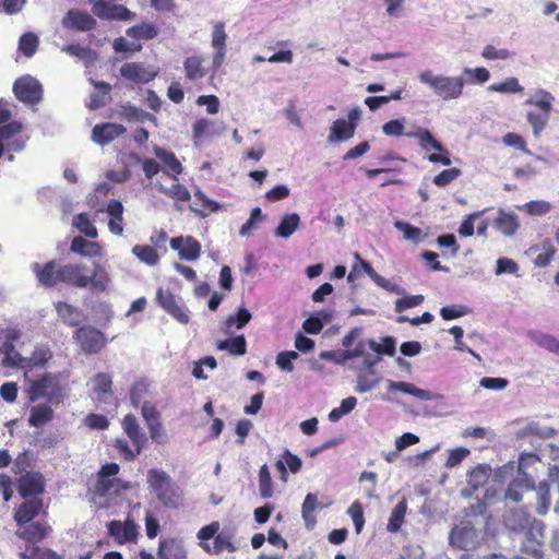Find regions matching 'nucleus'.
Segmentation results:
<instances>
[{
    "instance_id": "1",
    "label": "nucleus",
    "mask_w": 559,
    "mask_h": 559,
    "mask_svg": "<svg viewBox=\"0 0 559 559\" xmlns=\"http://www.w3.org/2000/svg\"><path fill=\"white\" fill-rule=\"evenodd\" d=\"M32 271L38 284L44 288H55L58 285L96 292H105L110 282L107 271L97 264L92 272L81 262L63 263L61 260L51 259L45 263L35 262Z\"/></svg>"
},
{
    "instance_id": "2",
    "label": "nucleus",
    "mask_w": 559,
    "mask_h": 559,
    "mask_svg": "<svg viewBox=\"0 0 559 559\" xmlns=\"http://www.w3.org/2000/svg\"><path fill=\"white\" fill-rule=\"evenodd\" d=\"M28 402L35 403L45 400L48 404L63 402L66 389L60 372H45L28 382L25 390Z\"/></svg>"
},
{
    "instance_id": "3",
    "label": "nucleus",
    "mask_w": 559,
    "mask_h": 559,
    "mask_svg": "<svg viewBox=\"0 0 559 559\" xmlns=\"http://www.w3.org/2000/svg\"><path fill=\"white\" fill-rule=\"evenodd\" d=\"M147 484L160 503L176 509L182 503V492L175 481L162 469L152 468L147 472Z\"/></svg>"
},
{
    "instance_id": "4",
    "label": "nucleus",
    "mask_w": 559,
    "mask_h": 559,
    "mask_svg": "<svg viewBox=\"0 0 559 559\" xmlns=\"http://www.w3.org/2000/svg\"><path fill=\"white\" fill-rule=\"evenodd\" d=\"M506 527L515 533H524L525 542H543L545 525L542 521L531 518L522 508L511 509L503 516Z\"/></svg>"
},
{
    "instance_id": "5",
    "label": "nucleus",
    "mask_w": 559,
    "mask_h": 559,
    "mask_svg": "<svg viewBox=\"0 0 559 559\" xmlns=\"http://www.w3.org/2000/svg\"><path fill=\"white\" fill-rule=\"evenodd\" d=\"M418 78L443 100L456 99L463 95L465 81L462 76L435 75L431 71H424Z\"/></svg>"
},
{
    "instance_id": "6",
    "label": "nucleus",
    "mask_w": 559,
    "mask_h": 559,
    "mask_svg": "<svg viewBox=\"0 0 559 559\" xmlns=\"http://www.w3.org/2000/svg\"><path fill=\"white\" fill-rule=\"evenodd\" d=\"M118 472L119 466L116 463H107L102 466L96 484V492L99 496H107L108 499L110 496L121 495L130 489L129 483L115 477Z\"/></svg>"
},
{
    "instance_id": "7",
    "label": "nucleus",
    "mask_w": 559,
    "mask_h": 559,
    "mask_svg": "<svg viewBox=\"0 0 559 559\" xmlns=\"http://www.w3.org/2000/svg\"><path fill=\"white\" fill-rule=\"evenodd\" d=\"M407 136H413L418 140L421 150L429 152L435 150L438 154H430L428 160L433 164H442L444 166L451 165V158L449 152L444 146L433 138L432 133L428 129L420 128L413 133H408Z\"/></svg>"
},
{
    "instance_id": "8",
    "label": "nucleus",
    "mask_w": 559,
    "mask_h": 559,
    "mask_svg": "<svg viewBox=\"0 0 559 559\" xmlns=\"http://www.w3.org/2000/svg\"><path fill=\"white\" fill-rule=\"evenodd\" d=\"M156 301L173 319L180 324H188L190 321L189 310L181 304L170 289L159 287L156 292Z\"/></svg>"
},
{
    "instance_id": "9",
    "label": "nucleus",
    "mask_w": 559,
    "mask_h": 559,
    "mask_svg": "<svg viewBox=\"0 0 559 559\" xmlns=\"http://www.w3.org/2000/svg\"><path fill=\"white\" fill-rule=\"evenodd\" d=\"M73 338L82 352L88 355L99 353L106 345L104 333L92 325H83L76 329Z\"/></svg>"
},
{
    "instance_id": "10",
    "label": "nucleus",
    "mask_w": 559,
    "mask_h": 559,
    "mask_svg": "<svg viewBox=\"0 0 559 559\" xmlns=\"http://www.w3.org/2000/svg\"><path fill=\"white\" fill-rule=\"evenodd\" d=\"M13 93L20 102L27 105H36L41 100L43 87L35 78L23 75L14 82Z\"/></svg>"
},
{
    "instance_id": "11",
    "label": "nucleus",
    "mask_w": 559,
    "mask_h": 559,
    "mask_svg": "<svg viewBox=\"0 0 559 559\" xmlns=\"http://www.w3.org/2000/svg\"><path fill=\"white\" fill-rule=\"evenodd\" d=\"M126 133L127 128L123 124L116 122H102L93 127L91 140L100 146H105Z\"/></svg>"
},
{
    "instance_id": "12",
    "label": "nucleus",
    "mask_w": 559,
    "mask_h": 559,
    "mask_svg": "<svg viewBox=\"0 0 559 559\" xmlns=\"http://www.w3.org/2000/svg\"><path fill=\"white\" fill-rule=\"evenodd\" d=\"M169 242L181 260L195 261L201 255V243L192 236L174 237Z\"/></svg>"
},
{
    "instance_id": "13",
    "label": "nucleus",
    "mask_w": 559,
    "mask_h": 559,
    "mask_svg": "<svg viewBox=\"0 0 559 559\" xmlns=\"http://www.w3.org/2000/svg\"><path fill=\"white\" fill-rule=\"evenodd\" d=\"M96 20L87 12L71 9L62 19L63 27L79 32L92 31L96 27Z\"/></svg>"
},
{
    "instance_id": "14",
    "label": "nucleus",
    "mask_w": 559,
    "mask_h": 559,
    "mask_svg": "<svg viewBox=\"0 0 559 559\" xmlns=\"http://www.w3.org/2000/svg\"><path fill=\"white\" fill-rule=\"evenodd\" d=\"M450 544L459 549L473 548L477 543V534L473 526L463 524L455 526L449 536Z\"/></svg>"
},
{
    "instance_id": "15",
    "label": "nucleus",
    "mask_w": 559,
    "mask_h": 559,
    "mask_svg": "<svg viewBox=\"0 0 559 559\" xmlns=\"http://www.w3.org/2000/svg\"><path fill=\"white\" fill-rule=\"evenodd\" d=\"M235 536L236 527L226 526L223 531H218L214 537L213 548H211L209 544H202V547L205 551L216 555L223 552L224 550H227L228 552H235L237 550V547L233 543Z\"/></svg>"
},
{
    "instance_id": "16",
    "label": "nucleus",
    "mask_w": 559,
    "mask_h": 559,
    "mask_svg": "<svg viewBox=\"0 0 559 559\" xmlns=\"http://www.w3.org/2000/svg\"><path fill=\"white\" fill-rule=\"evenodd\" d=\"M226 39L224 23L219 22L214 25L212 34V47L214 48L212 67L214 70L221 68L226 56Z\"/></svg>"
},
{
    "instance_id": "17",
    "label": "nucleus",
    "mask_w": 559,
    "mask_h": 559,
    "mask_svg": "<svg viewBox=\"0 0 559 559\" xmlns=\"http://www.w3.org/2000/svg\"><path fill=\"white\" fill-rule=\"evenodd\" d=\"M153 153L163 164L160 170H163L164 174L168 177L177 179V177L182 173L183 168L175 153L167 151L158 145H154Z\"/></svg>"
},
{
    "instance_id": "18",
    "label": "nucleus",
    "mask_w": 559,
    "mask_h": 559,
    "mask_svg": "<svg viewBox=\"0 0 559 559\" xmlns=\"http://www.w3.org/2000/svg\"><path fill=\"white\" fill-rule=\"evenodd\" d=\"M122 427L139 454L145 445L147 438L145 433L142 432L136 417L132 414L126 415L122 419Z\"/></svg>"
},
{
    "instance_id": "19",
    "label": "nucleus",
    "mask_w": 559,
    "mask_h": 559,
    "mask_svg": "<svg viewBox=\"0 0 559 559\" xmlns=\"http://www.w3.org/2000/svg\"><path fill=\"white\" fill-rule=\"evenodd\" d=\"M493 226L502 235L511 237L520 228V221L514 212L500 209L493 219Z\"/></svg>"
},
{
    "instance_id": "20",
    "label": "nucleus",
    "mask_w": 559,
    "mask_h": 559,
    "mask_svg": "<svg viewBox=\"0 0 559 559\" xmlns=\"http://www.w3.org/2000/svg\"><path fill=\"white\" fill-rule=\"evenodd\" d=\"M157 555L159 559H187L183 542L178 538L159 540Z\"/></svg>"
},
{
    "instance_id": "21",
    "label": "nucleus",
    "mask_w": 559,
    "mask_h": 559,
    "mask_svg": "<svg viewBox=\"0 0 559 559\" xmlns=\"http://www.w3.org/2000/svg\"><path fill=\"white\" fill-rule=\"evenodd\" d=\"M43 502L40 499L34 498L26 500L17 508L14 514V520L16 524L20 527L28 524L39 514Z\"/></svg>"
},
{
    "instance_id": "22",
    "label": "nucleus",
    "mask_w": 559,
    "mask_h": 559,
    "mask_svg": "<svg viewBox=\"0 0 559 559\" xmlns=\"http://www.w3.org/2000/svg\"><path fill=\"white\" fill-rule=\"evenodd\" d=\"M44 491V478L39 473H27L20 478L19 492L23 498L37 496Z\"/></svg>"
},
{
    "instance_id": "23",
    "label": "nucleus",
    "mask_w": 559,
    "mask_h": 559,
    "mask_svg": "<svg viewBox=\"0 0 559 559\" xmlns=\"http://www.w3.org/2000/svg\"><path fill=\"white\" fill-rule=\"evenodd\" d=\"M534 480L528 475L523 474L514 478L504 491V498L512 502H519L522 500L523 492L526 490L534 489Z\"/></svg>"
},
{
    "instance_id": "24",
    "label": "nucleus",
    "mask_w": 559,
    "mask_h": 559,
    "mask_svg": "<svg viewBox=\"0 0 559 559\" xmlns=\"http://www.w3.org/2000/svg\"><path fill=\"white\" fill-rule=\"evenodd\" d=\"M120 74L133 83H148L155 76L139 62H128L120 68Z\"/></svg>"
},
{
    "instance_id": "25",
    "label": "nucleus",
    "mask_w": 559,
    "mask_h": 559,
    "mask_svg": "<svg viewBox=\"0 0 559 559\" xmlns=\"http://www.w3.org/2000/svg\"><path fill=\"white\" fill-rule=\"evenodd\" d=\"M47 402L31 407L28 416V425L34 428H40L49 424L55 416L52 406Z\"/></svg>"
},
{
    "instance_id": "26",
    "label": "nucleus",
    "mask_w": 559,
    "mask_h": 559,
    "mask_svg": "<svg viewBox=\"0 0 559 559\" xmlns=\"http://www.w3.org/2000/svg\"><path fill=\"white\" fill-rule=\"evenodd\" d=\"M93 391L96 394L97 403H107L114 399L112 380L108 373L98 372L95 374Z\"/></svg>"
},
{
    "instance_id": "27",
    "label": "nucleus",
    "mask_w": 559,
    "mask_h": 559,
    "mask_svg": "<svg viewBox=\"0 0 559 559\" xmlns=\"http://www.w3.org/2000/svg\"><path fill=\"white\" fill-rule=\"evenodd\" d=\"M106 212L109 215L108 228L114 235L123 233V205L119 200H109Z\"/></svg>"
},
{
    "instance_id": "28",
    "label": "nucleus",
    "mask_w": 559,
    "mask_h": 559,
    "mask_svg": "<svg viewBox=\"0 0 559 559\" xmlns=\"http://www.w3.org/2000/svg\"><path fill=\"white\" fill-rule=\"evenodd\" d=\"M70 251L81 257L95 258L102 255L103 247L98 242L76 236L71 241Z\"/></svg>"
},
{
    "instance_id": "29",
    "label": "nucleus",
    "mask_w": 559,
    "mask_h": 559,
    "mask_svg": "<svg viewBox=\"0 0 559 559\" xmlns=\"http://www.w3.org/2000/svg\"><path fill=\"white\" fill-rule=\"evenodd\" d=\"M221 205L206 197V194L198 189L194 191V202L191 205V210L200 217H206L207 215L217 212Z\"/></svg>"
},
{
    "instance_id": "30",
    "label": "nucleus",
    "mask_w": 559,
    "mask_h": 559,
    "mask_svg": "<svg viewBox=\"0 0 559 559\" xmlns=\"http://www.w3.org/2000/svg\"><path fill=\"white\" fill-rule=\"evenodd\" d=\"M356 130L355 122H347L345 119H336L330 129L329 141L341 142L353 138Z\"/></svg>"
},
{
    "instance_id": "31",
    "label": "nucleus",
    "mask_w": 559,
    "mask_h": 559,
    "mask_svg": "<svg viewBox=\"0 0 559 559\" xmlns=\"http://www.w3.org/2000/svg\"><path fill=\"white\" fill-rule=\"evenodd\" d=\"M319 509V500L316 493L309 492L301 506V518L305 522L307 530L311 531L317 524L314 511Z\"/></svg>"
},
{
    "instance_id": "32",
    "label": "nucleus",
    "mask_w": 559,
    "mask_h": 559,
    "mask_svg": "<svg viewBox=\"0 0 559 559\" xmlns=\"http://www.w3.org/2000/svg\"><path fill=\"white\" fill-rule=\"evenodd\" d=\"M47 530L48 527L43 523L29 522L28 525L20 527L16 535L28 543H37L46 537Z\"/></svg>"
},
{
    "instance_id": "33",
    "label": "nucleus",
    "mask_w": 559,
    "mask_h": 559,
    "mask_svg": "<svg viewBox=\"0 0 559 559\" xmlns=\"http://www.w3.org/2000/svg\"><path fill=\"white\" fill-rule=\"evenodd\" d=\"M55 309L58 317L68 326H78L80 324V311L72 305L66 301H57Z\"/></svg>"
},
{
    "instance_id": "34",
    "label": "nucleus",
    "mask_w": 559,
    "mask_h": 559,
    "mask_svg": "<svg viewBox=\"0 0 559 559\" xmlns=\"http://www.w3.org/2000/svg\"><path fill=\"white\" fill-rule=\"evenodd\" d=\"M388 390L390 392L400 391L406 394H411L419 400H429L430 399V392L424 389H419L415 386L411 382L405 381H389Z\"/></svg>"
},
{
    "instance_id": "35",
    "label": "nucleus",
    "mask_w": 559,
    "mask_h": 559,
    "mask_svg": "<svg viewBox=\"0 0 559 559\" xmlns=\"http://www.w3.org/2000/svg\"><path fill=\"white\" fill-rule=\"evenodd\" d=\"M203 58L200 56H191L186 58L183 68L187 79L197 81L206 75V70L203 67Z\"/></svg>"
},
{
    "instance_id": "36",
    "label": "nucleus",
    "mask_w": 559,
    "mask_h": 559,
    "mask_svg": "<svg viewBox=\"0 0 559 559\" xmlns=\"http://www.w3.org/2000/svg\"><path fill=\"white\" fill-rule=\"evenodd\" d=\"M216 347L219 350H227L233 356H242L247 353V342L243 335L222 340Z\"/></svg>"
},
{
    "instance_id": "37",
    "label": "nucleus",
    "mask_w": 559,
    "mask_h": 559,
    "mask_svg": "<svg viewBox=\"0 0 559 559\" xmlns=\"http://www.w3.org/2000/svg\"><path fill=\"white\" fill-rule=\"evenodd\" d=\"M3 348L4 356L1 360L3 367L26 368V357L16 352L11 342L4 343Z\"/></svg>"
},
{
    "instance_id": "38",
    "label": "nucleus",
    "mask_w": 559,
    "mask_h": 559,
    "mask_svg": "<svg viewBox=\"0 0 559 559\" xmlns=\"http://www.w3.org/2000/svg\"><path fill=\"white\" fill-rule=\"evenodd\" d=\"M72 224L81 234L87 238L95 239L98 237V230L92 223L87 213H79L74 215Z\"/></svg>"
},
{
    "instance_id": "39",
    "label": "nucleus",
    "mask_w": 559,
    "mask_h": 559,
    "mask_svg": "<svg viewBox=\"0 0 559 559\" xmlns=\"http://www.w3.org/2000/svg\"><path fill=\"white\" fill-rule=\"evenodd\" d=\"M132 253L144 264L155 266L159 262L157 250L148 245H136L132 248Z\"/></svg>"
},
{
    "instance_id": "40",
    "label": "nucleus",
    "mask_w": 559,
    "mask_h": 559,
    "mask_svg": "<svg viewBox=\"0 0 559 559\" xmlns=\"http://www.w3.org/2000/svg\"><path fill=\"white\" fill-rule=\"evenodd\" d=\"M300 224V217L297 213L286 214L278 224L275 235L282 238L290 237Z\"/></svg>"
},
{
    "instance_id": "41",
    "label": "nucleus",
    "mask_w": 559,
    "mask_h": 559,
    "mask_svg": "<svg viewBox=\"0 0 559 559\" xmlns=\"http://www.w3.org/2000/svg\"><path fill=\"white\" fill-rule=\"evenodd\" d=\"M537 507L536 512L539 515H545L550 508V486L547 480H542L536 487Z\"/></svg>"
},
{
    "instance_id": "42",
    "label": "nucleus",
    "mask_w": 559,
    "mask_h": 559,
    "mask_svg": "<svg viewBox=\"0 0 559 559\" xmlns=\"http://www.w3.org/2000/svg\"><path fill=\"white\" fill-rule=\"evenodd\" d=\"M555 435L556 430L554 428H540L537 423H530L515 432L516 439H522L528 436H537L543 439H548Z\"/></svg>"
},
{
    "instance_id": "43",
    "label": "nucleus",
    "mask_w": 559,
    "mask_h": 559,
    "mask_svg": "<svg viewBox=\"0 0 559 559\" xmlns=\"http://www.w3.org/2000/svg\"><path fill=\"white\" fill-rule=\"evenodd\" d=\"M554 100L555 97L549 92L545 90H538L535 94V97L528 98L526 104L533 105L537 108L538 111L548 114V116H550Z\"/></svg>"
},
{
    "instance_id": "44",
    "label": "nucleus",
    "mask_w": 559,
    "mask_h": 559,
    "mask_svg": "<svg viewBox=\"0 0 559 559\" xmlns=\"http://www.w3.org/2000/svg\"><path fill=\"white\" fill-rule=\"evenodd\" d=\"M158 29L151 23H141L127 29V35L134 39H153L157 36Z\"/></svg>"
},
{
    "instance_id": "45",
    "label": "nucleus",
    "mask_w": 559,
    "mask_h": 559,
    "mask_svg": "<svg viewBox=\"0 0 559 559\" xmlns=\"http://www.w3.org/2000/svg\"><path fill=\"white\" fill-rule=\"evenodd\" d=\"M406 509H407V502H406L405 499L400 501L394 507V509L391 512V515H390V519H389V523H388V526H386L389 532L395 533V532H397L401 528V526H402V524L404 522Z\"/></svg>"
},
{
    "instance_id": "46",
    "label": "nucleus",
    "mask_w": 559,
    "mask_h": 559,
    "mask_svg": "<svg viewBox=\"0 0 559 559\" xmlns=\"http://www.w3.org/2000/svg\"><path fill=\"white\" fill-rule=\"evenodd\" d=\"M120 108L121 109L119 111V116L127 121L155 120V117L152 114L144 111L135 106L123 105Z\"/></svg>"
},
{
    "instance_id": "47",
    "label": "nucleus",
    "mask_w": 559,
    "mask_h": 559,
    "mask_svg": "<svg viewBox=\"0 0 559 559\" xmlns=\"http://www.w3.org/2000/svg\"><path fill=\"white\" fill-rule=\"evenodd\" d=\"M284 460H277L275 467L280 473V478L287 481V467L292 473H297L301 468L299 456H283Z\"/></svg>"
},
{
    "instance_id": "48",
    "label": "nucleus",
    "mask_w": 559,
    "mask_h": 559,
    "mask_svg": "<svg viewBox=\"0 0 559 559\" xmlns=\"http://www.w3.org/2000/svg\"><path fill=\"white\" fill-rule=\"evenodd\" d=\"M491 475V468L488 465H478L474 468L468 477V485L476 491L479 487L484 486Z\"/></svg>"
},
{
    "instance_id": "49",
    "label": "nucleus",
    "mask_w": 559,
    "mask_h": 559,
    "mask_svg": "<svg viewBox=\"0 0 559 559\" xmlns=\"http://www.w3.org/2000/svg\"><path fill=\"white\" fill-rule=\"evenodd\" d=\"M320 316L322 317V319L316 316H311L308 319H306L302 323V329L309 334L320 333L324 326V323L331 321L332 314L330 312L322 311Z\"/></svg>"
},
{
    "instance_id": "50",
    "label": "nucleus",
    "mask_w": 559,
    "mask_h": 559,
    "mask_svg": "<svg viewBox=\"0 0 559 559\" xmlns=\"http://www.w3.org/2000/svg\"><path fill=\"white\" fill-rule=\"evenodd\" d=\"M51 359L49 348L39 346L36 347L31 357L26 358V368L44 367Z\"/></svg>"
},
{
    "instance_id": "51",
    "label": "nucleus",
    "mask_w": 559,
    "mask_h": 559,
    "mask_svg": "<svg viewBox=\"0 0 559 559\" xmlns=\"http://www.w3.org/2000/svg\"><path fill=\"white\" fill-rule=\"evenodd\" d=\"M38 48V38L33 33H25L20 37L19 40V49L22 51V53L31 58L34 56Z\"/></svg>"
},
{
    "instance_id": "52",
    "label": "nucleus",
    "mask_w": 559,
    "mask_h": 559,
    "mask_svg": "<svg viewBox=\"0 0 559 559\" xmlns=\"http://www.w3.org/2000/svg\"><path fill=\"white\" fill-rule=\"evenodd\" d=\"M543 252L534 259V265L537 267H546L554 260L556 248L552 246L550 239L543 242Z\"/></svg>"
},
{
    "instance_id": "53",
    "label": "nucleus",
    "mask_w": 559,
    "mask_h": 559,
    "mask_svg": "<svg viewBox=\"0 0 559 559\" xmlns=\"http://www.w3.org/2000/svg\"><path fill=\"white\" fill-rule=\"evenodd\" d=\"M259 490L262 498H270L273 495L272 478L266 464L262 465L259 472Z\"/></svg>"
},
{
    "instance_id": "54",
    "label": "nucleus",
    "mask_w": 559,
    "mask_h": 559,
    "mask_svg": "<svg viewBox=\"0 0 559 559\" xmlns=\"http://www.w3.org/2000/svg\"><path fill=\"white\" fill-rule=\"evenodd\" d=\"M542 543L543 542L523 543L521 554L515 556L514 559H542Z\"/></svg>"
},
{
    "instance_id": "55",
    "label": "nucleus",
    "mask_w": 559,
    "mask_h": 559,
    "mask_svg": "<svg viewBox=\"0 0 559 559\" xmlns=\"http://www.w3.org/2000/svg\"><path fill=\"white\" fill-rule=\"evenodd\" d=\"M461 169L456 167L447 168L436 175L432 179L437 187L443 188L461 176Z\"/></svg>"
},
{
    "instance_id": "56",
    "label": "nucleus",
    "mask_w": 559,
    "mask_h": 559,
    "mask_svg": "<svg viewBox=\"0 0 559 559\" xmlns=\"http://www.w3.org/2000/svg\"><path fill=\"white\" fill-rule=\"evenodd\" d=\"M548 120V114H543L538 110L527 112V121L532 126L535 135H538L545 129Z\"/></svg>"
},
{
    "instance_id": "57",
    "label": "nucleus",
    "mask_w": 559,
    "mask_h": 559,
    "mask_svg": "<svg viewBox=\"0 0 559 559\" xmlns=\"http://www.w3.org/2000/svg\"><path fill=\"white\" fill-rule=\"evenodd\" d=\"M395 340L391 336H386L379 344L372 340L369 341L370 348L381 355L393 356L395 354Z\"/></svg>"
},
{
    "instance_id": "58",
    "label": "nucleus",
    "mask_w": 559,
    "mask_h": 559,
    "mask_svg": "<svg viewBox=\"0 0 559 559\" xmlns=\"http://www.w3.org/2000/svg\"><path fill=\"white\" fill-rule=\"evenodd\" d=\"M489 90L499 93H521L523 87L519 84L518 79L509 78L503 82L490 85Z\"/></svg>"
},
{
    "instance_id": "59",
    "label": "nucleus",
    "mask_w": 559,
    "mask_h": 559,
    "mask_svg": "<svg viewBox=\"0 0 559 559\" xmlns=\"http://www.w3.org/2000/svg\"><path fill=\"white\" fill-rule=\"evenodd\" d=\"M251 320V313L246 308H239L236 316H229L225 325L227 328L236 326L237 329H242L249 321Z\"/></svg>"
},
{
    "instance_id": "60",
    "label": "nucleus",
    "mask_w": 559,
    "mask_h": 559,
    "mask_svg": "<svg viewBox=\"0 0 559 559\" xmlns=\"http://www.w3.org/2000/svg\"><path fill=\"white\" fill-rule=\"evenodd\" d=\"M84 425L91 430H106L109 421L105 415L90 413L84 418Z\"/></svg>"
},
{
    "instance_id": "61",
    "label": "nucleus",
    "mask_w": 559,
    "mask_h": 559,
    "mask_svg": "<svg viewBox=\"0 0 559 559\" xmlns=\"http://www.w3.org/2000/svg\"><path fill=\"white\" fill-rule=\"evenodd\" d=\"M523 209L533 216H542L551 210V204L547 201L535 200L523 205Z\"/></svg>"
},
{
    "instance_id": "62",
    "label": "nucleus",
    "mask_w": 559,
    "mask_h": 559,
    "mask_svg": "<svg viewBox=\"0 0 559 559\" xmlns=\"http://www.w3.org/2000/svg\"><path fill=\"white\" fill-rule=\"evenodd\" d=\"M424 301L423 295H413L400 298L395 301L394 310L397 313H402L404 310L421 305Z\"/></svg>"
},
{
    "instance_id": "63",
    "label": "nucleus",
    "mask_w": 559,
    "mask_h": 559,
    "mask_svg": "<svg viewBox=\"0 0 559 559\" xmlns=\"http://www.w3.org/2000/svg\"><path fill=\"white\" fill-rule=\"evenodd\" d=\"M22 123L19 121H8L0 126V141H10L22 131Z\"/></svg>"
},
{
    "instance_id": "64",
    "label": "nucleus",
    "mask_w": 559,
    "mask_h": 559,
    "mask_svg": "<svg viewBox=\"0 0 559 559\" xmlns=\"http://www.w3.org/2000/svg\"><path fill=\"white\" fill-rule=\"evenodd\" d=\"M535 343L550 353L557 354L559 350V340L549 334H539L534 338Z\"/></svg>"
}]
</instances>
